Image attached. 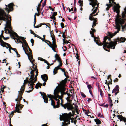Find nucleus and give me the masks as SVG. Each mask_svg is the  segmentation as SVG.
Here are the masks:
<instances>
[{"instance_id": "79ce46f5", "label": "nucleus", "mask_w": 126, "mask_h": 126, "mask_svg": "<svg viewBox=\"0 0 126 126\" xmlns=\"http://www.w3.org/2000/svg\"><path fill=\"white\" fill-rule=\"evenodd\" d=\"M5 19H6L3 17H2L1 16H0V20H5Z\"/></svg>"}, {"instance_id": "b1692460", "label": "nucleus", "mask_w": 126, "mask_h": 126, "mask_svg": "<svg viewBox=\"0 0 126 126\" xmlns=\"http://www.w3.org/2000/svg\"><path fill=\"white\" fill-rule=\"evenodd\" d=\"M113 5L112 3H110L109 4H107L106 5L107 6V7L106 8V10L107 11Z\"/></svg>"}, {"instance_id": "0e129e2a", "label": "nucleus", "mask_w": 126, "mask_h": 126, "mask_svg": "<svg viewBox=\"0 0 126 126\" xmlns=\"http://www.w3.org/2000/svg\"><path fill=\"white\" fill-rule=\"evenodd\" d=\"M59 69H60L64 73L65 72L64 70H63L62 69V68H60Z\"/></svg>"}, {"instance_id": "f03ea898", "label": "nucleus", "mask_w": 126, "mask_h": 126, "mask_svg": "<svg viewBox=\"0 0 126 126\" xmlns=\"http://www.w3.org/2000/svg\"><path fill=\"white\" fill-rule=\"evenodd\" d=\"M107 39H108V40L109 41L110 40V39L108 38L107 37H105L104 39L103 43L99 44L97 42H96V43L99 46H100L103 45V48L105 50L107 51V50L105 48H111L113 49H114L116 45L117 44V42L119 43L124 42L126 40V39L125 38L121 37L119 39H117V41L115 42L111 41L109 43H108L106 42V40Z\"/></svg>"}, {"instance_id": "5701e85b", "label": "nucleus", "mask_w": 126, "mask_h": 126, "mask_svg": "<svg viewBox=\"0 0 126 126\" xmlns=\"http://www.w3.org/2000/svg\"><path fill=\"white\" fill-rule=\"evenodd\" d=\"M0 42L3 45H7V46H8V47H9V48H11V47H10V45L7 43H6L4 42L3 41L1 40V42Z\"/></svg>"}, {"instance_id": "f704fd0d", "label": "nucleus", "mask_w": 126, "mask_h": 126, "mask_svg": "<svg viewBox=\"0 0 126 126\" xmlns=\"http://www.w3.org/2000/svg\"><path fill=\"white\" fill-rule=\"evenodd\" d=\"M28 59L29 60V59H31V60H32V59H33V58L32 56V54H29V57H28Z\"/></svg>"}, {"instance_id": "bf43d9fd", "label": "nucleus", "mask_w": 126, "mask_h": 126, "mask_svg": "<svg viewBox=\"0 0 126 126\" xmlns=\"http://www.w3.org/2000/svg\"><path fill=\"white\" fill-rule=\"evenodd\" d=\"M62 37H63V38L64 39H65V38L66 37L65 36H64V32H63V35H62Z\"/></svg>"}, {"instance_id": "e433bc0d", "label": "nucleus", "mask_w": 126, "mask_h": 126, "mask_svg": "<svg viewBox=\"0 0 126 126\" xmlns=\"http://www.w3.org/2000/svg\"><path fill=\"white\" fill-rule=\"evenodd\" d=\"M57 68L56 69L55 67V68L54 69L53 71V73L54 75L55 74L57 73V70L58 69H57Z\"/></svg>"}, {"instance_id": "f3484780", "label": "nucleus", "mask_w": 126, "mask_h": 126, "mask_svg": "<svg viewBox=\"0 0 126 126\" xmlns=\"http://www.w3.org/2000/svg\"><path fill=\"white\" fill-rule=\"evenodd\" d=\"M41 77L43 81L45 82L46 81L47 79V76L46 74L41 75Z\"/></svg>"}, {"instance_id": "f8f14e48", "label": "nucleus", "mask_w": 126, "mask_h": 126, "mask_svg": "<svg viewBox=\"0 0 126 126\" xmlns=\"http://www.w3.org/2000/svg\"><path fill=\"white\" fill-rule=\"evenodd\" d=\"M4 29L5 30V33H9L10 34H11L12 35H13L11 37V38H12L15 39V38L14 36H15V35L13 34V33L14 32H12V29H11V30H10L7 27H5H5Z\"/></svg>"}, {"instance_id": "c9c22d12", "label": "nucleus", "mask_w": 126, "mask_h": 126, "mask_svg": "<svg viewBox=\"0 0 126 126\" xmlns=\"http://www.w3.org/2000/svg\"><path fill=\"white\" fill-rule=\"evenodd\" d=\"M114 0H109V3H112V4L113 3H114V4H116V3L114 2Z\"/></svg>"}, {"instance_id": "cd10ccee", "label": "nucleus", "mask_w": 126, "mask_h": 126, "mask_svg": "<svg viewBox=\"0 0 126 126\" xmlns=\"http://www.w3.org/2000/svg\"><path fill=\"white\" fill-rule=\"evenodd\" d=\"M59 63V65H58L57 66V67H55V68L56 69V68H57V69H59L60 68V66H62V62L61 61V62H58Z\"/></svg>"}, {"instance_id": "864d4df0", "label": "nucleus", "mask_w": 126, "mask_h": 126, "mask_svg": "<svg viewBox=\"0 0 126 126\" xmlns=\"http://www.w3.org/2000/svg\"><path fill=\"white\" fill-rule=\"evenodd\" d=\"M2 37L3 38V39L5 40H7L9 38V37H8L5 38L3 36H2Z\"/></svg>"}, {"instance_id": "8fccbe9b", "label": "nucleus", "mask_w": 126, "mask_h": 126, "mask_svg": "<svg viewBox=\"0 0 126 126\" xmlns=\"http://www.w3.org/2000/svg\"><path fill=\"white\" fill-rule=\"evenodd\" d=\"M81 95L82 97H83L84 98V97H86V95L83 93H81Z\"/></svg>"}, {"instance_id": "bb28decb", "label": "nucleus", "mask_w": 126, "mask_h": 126, "mask_svg": "<svg viewBox=\"0 0 126 126\" xmlns=\"http://www.w3.org/2000/svg\"><path fill=\"white\" fill-rule=\"evenodd\" d=\"M42 85V84L37 83L35 87V88L36 89H38V87H39L40 88H41V86Z\"/></svg>"}, {"instance_id": "412c9836", "label": "nucleus", "mask_w": 126, "mask_h": 126, "mask_svg": "<svg viewBox=\"0 0 126 126\" xmlns=\"http://www.w3.org/2000/svg\"><path fill=\"white\" fill-rule=\"evenodd\" d=\"M117 117H118L119 119H120V121H123L125 123L126 122V118L121 116L120 118H119L120 116L119 115H117Z\"/></svg>"}, {"instance_id": "9d476101", "label": "nucleus", "mask_w": 126, "mask_h": 126, "mask_svg": "<svg viewBox=\"0 0 126 126\" xmlns=\"http://www.w3.org/2000/svg\"><path fill=\"white\" fill-rule=\"evenodd\" d=\"M24 85L22 86V87L21 86L20 91L18 92L19 94L17 98L16 99H17L18 101H20L22 97L21 95L24 91Z\"/></svg>"}, {"instance_id": "c03bdc74", "label": "nucleus", "mask_w": 126, "mask_h": 126, "mask_svg": "<svg viewBox=\"0 0 126 126\" xmlns=\"http://www.w3.org/2000/svg\"><path fill=\"white\" fill-rule=\"evenodd\" d=\"M31 31V33L32 34L34 35H36L35 33L33 32L31 30H30Z\"/></svg>"}, {"instance_id": "20e7f679", "label": "nucleus", "mask_w": 126, "mask_h": 126, "mask_svg": "<svg viewBox=\"0 0 126 126\" xmlns=\"http://www.w3.org/2000/svg\"><path fill=\"white\" fill-rule=\"evenodd\" d=\"M60 121L63 120L65 123V125H67L68 124H70V117L67 114H65L62 115L61 117V115H60Z\"/></svg>"}, {"instance_id": "603ef678", "label": "nucleus", "mask_w": 126, "mask_h": 126, "mask_svg": "<svg viewBox=\"0 0 126 126\" xmlns=\"http://www.w3.org/2000/svg\"><path fill=\"white\" fill-rule=\"evenodd\" d=\"M57 15V12H54L52 15V16H56Z\"/></svg>"}, {"instance_id": "a211bd4d", "label": "nucleus", "mask_w": 126, "mask_h": 126, "mask_svg": "<svg viewBox=\"0 0 126 126\" xmlns=\"http://www.w3.org/2000/svg\"><path fill=\"white\" fill-rule=\"evenodd\" d=\"M119 89V87L118 85L116 86L115 88L112 90V93H115L117 92H118Z\"/></svg>"}, {"instance_id": "1a4fd4ad", "label": "nucleus", "mask_w": 126, "mask_h": 126, "mask_svg": "<svg viewBox=\"0 0 126 126\" xmlns=\"http://www.w3.org/2000/svg\"><path fill=\"white\" fill-rule=\"evenodd\" d=\"M61 106L63 107L64 109H66L67 108L68 110H71L73 108V107L72 106V105L70 103H67L64 105L61 103Z\"/></svg>"}, {"instance_id": "6e6552de", "label": "nucleus", "mask_w": 126, "mask_h": 126, "mask_svg": "<svg viewBox=\"0 0 126 126\" xmlns=\"http://www.w3.org/2000/svg\"><path fill=\"white\" fill-rule=\"evenodd\" d=\"M32 77H31V78L29 79V81L26 80V81L29 83V84L30 85V86L29 87V88H31V90H29L28 91H27L29 93L32 91L33 89V86L34 85V83L36 81V79H35L34 81H32Z\"/></svg>"}, {"instance_id": "6e6d98bb", "label": "nucleus", "mask_w": 126, "mask_h": 126, "mask_svg": "<svg viewBox=\"0 0 126 126\" xmlns=\"http://www.w3.org/2000/svg\"><path fill=\"white\" fill-rule=\"evenodd\" d=\"M23 50H24V51H25V53L26 55H27V56H28V57H29V55L28 54V53H26V51H25V50L24 49V47H23Z\"/></svg>"}, {"instance_id": "2f4dec72", "label": "nucleus", "mask_w": 126, "mask_h": 126, "mask_svg": "<svg viewBox=\"0 0 126 126\" xmlns=\"http://www.w3.org/2000/svg\"><path fill=\"white\" fill-rule=\"evenodd\" d=\"M91 30H92V31H90V34H91L93 36V35H94L93 32H95V30L93 28H91Z\"/></svg>"}, {"instance_id": "69168bd1", "label": "nucleus", "mask_w": 126, "mask_h": 126, "mask_svg": "<svg viewBox=\"0 0 126 126\" xmlns=\"http://www.w3.org/2000/svg\"><path fill=\"white\" fill-rule=\"evenodd\" d=\"M0 91V92H2L4 91V90L3 89H2V88L1 87Z\"/></svg>"}, {"instance_id": "4be33fe9", "label": "nucleus", "mask_w": 126, "mask_h": 126, "mask_svg": "<svg viewBox=\"0 0 126 126\" xmlns=\"http://www.w3.org/2000/svg\"><path fill=\"white\" fill-rule=\"evenodd\" d=\"M50 36L52 38V39L53 40V42H52V47H53L54 48H55L56 47V45L55 42H54V38L53 37L52 35L51 34Z\"/></svg>"}, {"instance_id": "de8ad7c7", "label": "nucleus", "mask_w": 126, "mask_h": 126, "mask_svg": "<svg viewBox=\"0 0 126 126\" xmlns=\"http://www.w3.org/2000/svg\"><path fill=\"white\" fill-rule=\"evenodd\" d=\"M61 26L62 28H63L64 27V24L63 23H61Z\"/></svg>"}, {"instance_id": "2eb2a0df", "label": "nucleus", "mask_w": 126, "mask_h": 126, "mask_svg": "<svg viewBox=\"0 0 126 126\" xmlns=\"http://www.w3.org/2000/svg\"><path fill=\"white\" fill-rule=\"evenodd\" d=\"M57 87H56V88L54 90L53 93L54 95H55V97H58L59 96L58 95V94L59 92H60V91L59 90V88L58 89H56Z\"/></svg>"}, {"instance_id": "9b49d317", "label": "nucleus", "mask_w": 126, "mask_h": 126, "mask_svg": "<svg viewBox=\"0 0 126 126\" xmlns=\"http://www.w3.org/2000/svg\"><path fill=\"white\" fill-rule=\"evenodd\" d=\"M23 106V105H21V104H16L15 107V110L16 111H12L11 112V114H13L14 112H17L19 113H21V112L19 111V110L22 109Z\"/></svg>"}, {"instance_id": "39448f33", "label": "nucleus", "mask_w": 126, "mask_h": 126, "mask_svg": "<svg viewBox=\"0 0 126 126\" xmlns=\"http://www.w3.org/2000/svg\"><path fill=\"white\" fill-rule=\"evenodd\" d=\"M32 68H33V69H32L31 68H30V69L31 70V71L30 72V73L31 74V76H30V78L31 77H32V81H34L35 79H36V81L37 80V79L36 78V76L38 75V72L37 71H36V75L35 77L34 76V72L35 71V70L36 69V66H35V67L32 66Z\"/></svg>"}, {"instance_id": "ea45409f", "label": "nucleus", "mask_w": 126, "mask_h": 126, "mask_svg": "<svg viewBox=\"0 0 126 126\" xmlns=\"http://www.w3.org/2000/svg\"><path fill=\"white\" fill-rule=\"evenodd\" d=\"M46 0H44V3L42 4V6L43 7H44L45 6L46 4Z\"/></svg>"}, {"instance_id": "7c9ffc66", "label": "nucleus", "mask_w": 126, "mask_h": 126, "mask_svg": "<svg viewBox=\"0 0 126 126\" xmlns=\"http://www.w3.org/2000/svg\"><path fill=\"white\" fill-rule=\"evenodd\" d=\"M29 60L30 61V62L31 63L32 65V66L35 67V65L33 63V62L34 61V59H33L31 60L30 59H29Z\"/></svg>"}, {"instance_id": "4d7b16f0", "label": "nucleus", "mask_w": 126, "mask_h": 126, "mask_svg": "<svg viewBox=\"0 0 126 126\" xmlns=\"http://www.w3.org/2000/svg\"><path fill=\"white\" fill-rule=\"evenodd\" d=\"M41 25H39L36 26V28H37L41 27Z\"/></svg>"}, {"instance_id": "72a5a7b5", "label": "nucleus", "mask_w": 126, "mask_h": 126, "mask_svg": "<svg viewBox=\"0 0 126 126\" xmlns=\"http://www.w3.org/2000/svg\"><path fill=\"white\" fill-rule=\"evenodd\" d=\"M42 97L44 100V102L46 103L47 102V97H45L43 96Z\"/></svg>"}, {"instance_id": "4c0bfd02", "label": "nucleus", "mask_w": 126, "mask_h": 126, "mask_svg": "<svg viewBox=\"0 0 126 126\" xmlns=\"http://www.w3.org/2000/svg\"><path fill=\"white\" fill-rule=\"evenodd\" d=\"M97 115L100 118H103V115H101V114L99 113H98Z\"/></svg>"}, {"instance_id": "a19ab883", "label": "nucleus", "mask_w": 126, "mask_h": 126, "mask_svg": "<svg viewBox=\"0 0 126 126\" xmlns=\"http://www.w3.org/2000/svg\"><path fill=\"white\" fill-rule=\"evenodd\" d=\"M15 101H16L17 102V104H20V101H18V100L17 99H15Z\"/></svg>"}, {"instance_id": "423d86ee", "label": "nucleus", "mask_w": 126, "mask_h": 126, "mask_svg": "<svg viewBox=\"0 0 126 126\" xmlns=\"http://www.w3.org/2000/svg\"><path fill=\"white\" fill-rule=\"evenodd\" d=\"M7 18V20L6 21V24H5V27H7L11 30V17L8 14L7 15V16H6Z\"/></svg>"}, {"instance_id": "aec40b11", "label": "nucleus", "mask_w": 126, "mask_h": 126, "mask_svg": "<svg viewBox=\"0 0 126 126\" xmlns=\"http://www.w3.org/2000/svg\"><path fill=\"white\" fill-rule=\"evenodd\" d=\"M38 60H40V61H44V62L45 63H46L47 65H49L50 64L48 62L45 60L41 58H40L39 57L38 58Z\"/></svg>"}, {"instance_id": "3c124183", "label": "nucleus", "mask_w": 126, "mask_h": 126, "mask_svg": "<svg viewBox=\"0 0 126 126\" xmlns=\"http://www.w3.org/2000/svg\"><path fill=\"white\" fill-rule=\"evenodd\" d=\"M27 48L28 47L29 48V50L30 51V52H29V54H32V51H31V50L30 49V48H29V47L28 46V47H27Z\"/></svg>"}, {"instance_id": "c85d7f7f", "label": "nucleus", "mask_w": 126, "mask_h": 126, "mask_svg": "<svg viewBox=\"0 0 126 126\" xmlns=\"http://www.w3.org/2000/svg\"><path fill=\"white\" fill-rule=\"evenodd\" d=\"M57 105L56 106H53V108H58L59 106L60 102L59 101H57Z\"/></svg>"}, {"instance_id": "6ab92c4d", "label": "nucleus", "mask_w": 126, "mask_h": 126, "mask_svg": "<svg viewBox=\"0 0 126 126\" xmlns=\"http://www.w3.org/2000/svg\"><path fill=\"white\" fill-rule=\"evenodd\" d=\"M59 88L60 91V92L62 91H64L65 90V88L64 86H63V85H60L59 86Z\"/></svg>"}, {"instance_id": "f257e3e1", "label": "nucleus", "mask_w": 126, "mask_h": 126, "mask_svg": "<svg viewBox=\"0 0 126 126\" xmlns=\"http://www.w3.org/2000/svg\"><path fill=\"white\" fill-rule=\"evenodd\" d=\"M120 7L119 4L113 6V11L114 12H116L118 15L119 13V9ZM124 12L122 13V17H119L118 16L115 20L116 25L114 26L115 29H117V31H115L114 33H109V35L111 37H112L115 35L120 30V26L119 24L121 26L122 31L123 32L124 31V29L126 27V7L124 9Z\"/></svg>"}, {"instance_id": "58836bf2", "label": "nucleus", "mask_w": 126, "mask_h": 126, "mask_svg": "<svg viewBox=\"0 0 126 126\" xmlns=\"http://www.w3.org/2000/svg\"><path fill=\"white\" fill-rule=\"evenodd\" d=\"M87 87L88 89L89 90H90L92 88L91 86L89 84H88Z\"/></svg>"}, {"instance_id": "49530a36", "label": "nucleus", "mask_w": 126, "mask_h": 126, "mask_svg": "<svg viewBox=\"0 0 126 126\" xmlns=\"http://www.w3.org/2000/svg\"><path fill=\"white\" fill-rule=\"evenodd\" d=\"M108 99H109V103L112 102V101L111 99V98H110V97H108Z\"/></svg>"}, {"instance_id": "7ed1b4c3", "label": "nucleus", "mask_w": 126, "mask_h": 126, "mask_svg": "<svg viewBox=\"0 0 126 126\" xmlns=\"http://www.w3.org/2000/svg\"><path fill=\"white\" fill-rule=\"evenodd\" d=\"M89 1L91 2L89 3V4L92 5L93 8L92 9V11L93 12L91 13L89 16V19L91 20H93V25H92V27L93 28L96 25L95 23L96 22V20L95 18L93 17V16H96L97 14H96L95 15L94 14H95L98 8L99 3H98L97 0H89Z\"/></svg>"}, {"instance_id": "4468645a", "label": "nucleus", "mask_w": 126, "mask_h": 126, "mask_svg": "<svg viewBox=\"0 0 126 126\" xmlns=\"http://www.w3.org/2000/svg\"><path fill=\"white\" fill-rule=\"evenodd\" d=\"M47 96L50 99H51V98H53L57 101H59V99H62L60 98L59 96L58 97H56L54 95H52L50 94H47Z\"/></svg>"}, {"instance_id": "a18cd8bd", "label": "nucleus", "mask_w": 126, "mask_h": 126, "mask_svg": "<svg viewBox=\"0 0 126 126\" xmlns=\"http://www.w3.org/2000/svg\"><path fill=\"white\" fill-rule=\"evenodd\" d=\"M99 91V92L100 93V95L101 96H102V91L101 89H100Z\"/></svg>"}, {"instance_id": "37998d69", "label": "nucleus", "mask_w": 126, "mask_h": 126, "mask_svg": "<svg viewBox=\"0 0 126 126\" xmlns=\"http://www.w3.org/2000/svg\"><path fill=\"white\" fill-rule=\"evenodd\" d=\"M0 45L3 47H5L7 49H8V47L6 46L5 45H3L1 43V44Z\"/></svg>"}, {"instance_id": "473e14b6", "label": "nucleus", "mask_w": 126, "mask_h": 126, "mask_svg": "<svg viewBox=\"0 0 126 126\" xmlns=\"http://www.w3.org/2000/svg\"><path fill=\"white\" fill-rule=\"evenodd\" d=\"M50 100H51V105L53 106H53L54 105L55 102L52 99V98H51V99H50Z\"/></svg>"}, {"instance_id": "dca6fc26", "label": "nucleus", "mask_w": 126, "mask_h": 126, "mask_svg": "<svg viewBox=\"0 0 126 126\" xmlns=\"http://www.w3.org/2000/svg\"><path fill=\"white\" fill-rule=\"evenodd\" d=\"M6 14L3 10L0 8V16L3 17V16H6Z\"/></svg>"}, {"instance_id": "774afa93", "label": "nucleus", "mask_w": 126, "mask_h": 126, "mask_svg": "<svg viewBox=\"0 0 126 126\" xmlns=\"http://www.w3.org/2000/svg\"><path fill=\"white\" fill-rule=\"evenodd\" d=\"M48 46L50 47H52V46H50V45H49V44L47 43V42L46 43Z\"/></svg>"}, {"instance_id": "052dcab7", "label": "nucleus", "mask_w": 126, "mask_h": 126, "mask_svg": "<svg viewBox=\"0 0 126 126\" xmlns=\"http://www.w3.org/2000/svg\"><path fill=\"white\" fill-rule=\"evenodd\" d=\"M31 42L32 43H33L34 42V40H33L32 39H31Z\"/></svg>"}, {"instance_id": "ddd939ff", "label": "nucleus", "mask_w": 126, "mask_h": 126, "mask_svg": "<svg viewBox=\"0 0 126 126\" xmlns=\"http://www.w3.org/2000/svg\"><path fill=\"white\" fill-rule=\"evenodd\" d=\"M13 3H10L8 5V8H5V10H6L7 12L8 13L10 11H12L13 9Z\"/></svg>"}, {"instance_id": "5fc2aeb1", "label": "nucleus", "mask_w": 126, "mask_h": 126, "mask_svg": "<svg viewBox=\"0 0 126 126\" xmlns=\"http://www.w3.org/2000/svg\"><path fill=\"white\" fill-rule=\"evenodd\" d=\"M61 94L62 95H63L64 94V91L61 92Z\"/></svg>"}, {"instance_id": "13d9d810", "label": "nucleus", "mask_w": 126, "mask_h": 126, "mask_svg": "<svg viewBox=\"0 0 126 126\" xmlns=\"http://www.w3.org/2000/svg\"><path fill=\"white\" fill-rule=\"evenodd\" d=\"M38 36L37 37L38 38H40V39H41L43 41H44V40H43L42 39L43 38H41V37H40V36Z\"/></svg>"}, {"instance_id": "09e8293b", "label": "nucleus", "mask_w": 126, "mask_h": 126, "mask_svg": "<svg viewBox=\"0 0 126 126\" xmlns=\"http://www.w3.org/2000/svg\"><path fill=\"white\" fill-rule=\"evenodd\" d=\"M74 107L75 109V110L78 109V106L77 105H76V104H75Z\"/></svg>"}, {"instance_id": "680f3d73", "label": "nucleus", "mask_w": 126, "mask_h": 126, "mask_svg": "<svg viewBox=\"0 0 126 126\" xmlns=\"http://www.w3.org/2000/svg\"><path fill=\"white\" fill-rule=\"evenodd\" d=\"M11 48L12 49V50H14L15 52V51H16V48H12V47H11V48Z\"/></svg>"}, {"instance_id": "c756f323", "label": "nucleus", "mask_w": 126, "mask_h": 126, "mask_svg": "<svg viewBox=\"0 0 126 126\" xmlns=\"http://www.w3.org/2000/svg\"><path fill=\"white\" fill-rule=\"evenodd\" d=\"M66 81L65 80H62L60 82L61 85H63L64 86L65 84L66 83Z\"/></svg>"}, {"instance_id": "e2e57ef3", "label": "nucleus", "mask_w": 126, "mask_h": 126, "mask_svg": "<svg viewBox=\"0 0 126 126\" xmlns=\"http://www.w3.org/2000/svg\"><path fill=\"white\" fill-rule=\"evenodd\" d=\"M110 107L113 105V104L112 103V102H110Z\"/></svg>"}, {"instance_id": "a878e982", "label": "nucleus", "mask_w": 126, "mask_h": 126, "mask_svg": "<svg viewBox=\"0 0 126 126\" xmlns=\"http://www.w3.org/2000/svg\"><path fill=\"white\" fill-rule=\"evenodd\" d=\"M94 121L97 125H99L101 123V121L98 119H94Z\"/></svg>"}, {"instance_id": "338daca9", "label": "nucleus", "mask_w": 126, "mask_h": 126, "mask_svg": "<svg viewBox=\"0 0 126 126\" xmlns=\"http://www.w3.org/2000/svg\"><path fill=\"white\" fill-rule=\"evenodd\" d=\"M75 110H76V113H77V114H79V110H78V109Z\"/></svg>"}, {"instance_id": "0eeeda50", "label": "nucleus", "mask_w": 126, "mask_h": 126, "mask_svg": "<svg viewBox=\"0 0 126 126\" xmlns=\"http://www.w3.org/2000/svg\"><path fill=\"white\" fill-rule=\"evenodd\" d=\"M13 34L15 35V36L17 37V39H16L17 40L18 42H20L22 44V42L19 40L20 39H21L22 40L24 43L25 44L26 47H28V45L26 43V41L24 39L23 37H22L18 36L16 33L15 32H14Z\"/></svg>"}, {"instance_id": "393cba45", "label": "nucleus", "mask_w": 126, "mask_h": 126, "mask_svg": "<svg viewBox=\"0 0 126 126\" xmlns=\"http://www.w3.org/2000/svg\"><path fill=\"white\" fill-rule=\"evenodd\" d=\"M55 57L56 58V59L57 60L58 62H60L61 61V60L60 58L59 57V56L57 54H56L55 56Z\"/></svg>"}]
</instances>
